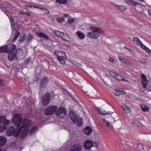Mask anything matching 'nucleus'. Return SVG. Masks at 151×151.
<instances>
[{
  "label": "nucleus",
  "mask_w": 151,
  "mask_h": 151,
  "mask_svg": "<svg viewBox=\"0 0 151 151\" xmlns=\"http://www.w3.org/2000/svg\"><path fill=\"white\" fill-rule=\"evenodd\" d=\"M31 121L28 119H24L22 126L20 125L18 129V132L17 135H19V133L21 131L22 129H24L23 132L21 134V137L22 138H23L24 137L27 136V134L28 132V128L31 126Z\"/></svg>",
  "instance_id": "obj_1"
},
{
  "label": "nucleus",
  "mask_w": 151,
  "mask_h": 151,
  "mask_svg": "<svg viewBox=\"0 0 151 151\" xmlns=\"http://www.w3.org/2000/svg\"><path fill=\"white\" fill-rule=\"evenodd\" d=\"M89 29L92 31L91 32H88L87 36L90 38L96 39L99 36V33H103L104 31L99 28L93 27H90Z\"/></svg>",
  "instance_id": "obj_2"
},
{
  "label": "nucleus",
  "mask_w": 151,
  "mask_h": 151,
  "mask_svg": "<svg viewBox=\"0 0 151 151\" xmlns=\"http://www.w3.org/2000/svg\"><path fill=\"white\" fill-rule=\"evenodd\" d=\"M69 116L74 124L77 126H80L82 125L83 119L81 118H78L72 109L69 111Z\"/></svg>",
  "instance_id": "obj_3"
},
{
  "label": "nucleus",
  "mask_w": 151,
  "mask_h": 151,
  "mask_svg": "<svg viewBox=\"0 0 151 151\" xmlns=\"http://www.w3.org/2000/svg\"><path fill=\"white\" fill-rule=\"evenodd\" d=\"M22 117L21 115L16 114L14 116L12 121H13L14 124L17 126V128L18 129L19 127L22 122Z\"/></svg>",
  "instance_id": "obj_4"
},
{
  "label": "nucleus",
  "mask_w": 151,
  "mask_h": 151,
  "mask_svg": "<svg viewBox=\"0 0 151 151\" xmlns=\"http://www.w3.org/2000/svg\"><path fill=\"white\" fill-rule=\"evenodd\" d=\"M1 121L0 122V128L4 129L7 127L10 123V121L6 119V116H1Z\"/></svg>",
  "instance_id": "obj_5"
},
{
  "label": "nucleus",
  "mask_w": 151,
  "mask_h": 151,
  "mask_svg": "<svg viewBox=\"0 0 151 151\" xmlns=\"http://www.w3.org/2000/svg\"><path fill=\"white\" fill-rule=\"evenodd\" d=\"M57 106H48L44 110L45 114L46 115H49L52 114L56 110Z\"/></svg>",
  "instance_id": "obj_6"
},
{
  "label": "nucleus",
  "mask_w": 151,
  "mask_h": 151,
  "mask_svg": "<svg viewBox=\"0 0 151 151\" xmlns=\"http://www.w3.org/2000/svg\"><path fill=\"white\" fill-rule=\"evenodd\" d=\"M55 114L57 116L64 117L66 114V110L65 108L61 107L58 108L56 111Z\"/></svg>",
  "instance_id": "obj_7"
},
{
  "label": "nucleus",
  "mask_w": 151,
  "mask_h": 151,
  "mask_svg": "<svg viewBox=\"0 0 151 151\" xmlns=\"http://www.w3.org/2000/svg\"><path fill=\"white\" fill-rule=\"evenodd\" d=\"M50 99V94L48 93H46L44 95V98L42 100L43 104L44 106H47L49 102Z\"/></svg>",
  "instance_id": "obj_8"
},
{
  "label": "nucleus",
  "mask_w": 151,
  "mask_h": 151,
  "mask_svg": "<svg viewBox=\"0 0 151 151\" xmlns=\"http://www.w3.org/2000/svg\"><path fill=\"white\" fill-rule=\"evenodd\" d=\"M54 53L57 56L58 59L59 58H66V55L65 52L62 51H59L58 50H55V51Z\"/></svg>",
  "instance_id": "obj_9"
},
{
  "label": "nucleus",
  "mask_w": 151,
  "mask_h": 151,
  "mask_svg": "<svg viewBox=\"0 0 151 151\" xmlns=\"http://www.w3.org/2000/svg\"><path fill=\"white\" fill-rule=\"evenodd\" d=\"M94 146L97 147L96 144L94 143V145L92 141L89 140H86L84 144V147L86 149L90 150L91 147Z\"/></svg>",
  "instance_id": "obj_10"
},
{
  "label": "nucleus",
  "mask_w": 151,
  "mask_h": 151,
  "mask_svg": "<svg viewBox=\"0 0 151 151\" xmlns=\"http://www.w3.org/2000/svg\"><path fill=\"white\" fill-rule=\"evenodd\" d=\"M110 74H111L113 76L115 77L118 80L128 82V81L127 80L120 75L116 74L112 71L111 72Z\"/></svg>",
  "instance_id": "obj_11"
},
{
  "label": "nucleus",
  "mask_w": 151,
  "mask_h": 151,
  "mask_svg": "<svg viewBox=\"0 0 151 151\" xmlns=\"http://www.w3.org/2000/svg\"><path fill=\"white\" fill-rule=\"evenodd\" d=\"M142 83L143 87L145 88L147 86L148 82L146 77L144 74H142L141 75Z\"/></svg>",
  "instance_id": "obj_12"
},
{
  "label": "nucleus",
  "mask_w": 151,
  "mask_h": 151,
  "mask_svg": "<svg viewBox=\"0 0 151 151\" xmlns=\"http://www.w3.org/2000/svg\"><path fill=\"white\" fill-rule=\"evenodd\" d=\"M9 47L8 49V52L7 53L11 52H16V46L13 44H10L9 45Z\"/></svg>",
  "instance_id": "obj_13"
},
{
  "label": "nucleus",
  "mask_w": 151,
  "mask_h": 151,
  "mask_svg": "<svg viewBox=\"0 0 151 151\" xmlns=\"http://www.w3.org/2000/svg\"><path fill=\"white\" fill-rule=\"evenodd\" d=\"M60 38L63 40L67 42H70L71 41V38L67 34L62 32Z\"/></svg>",
  "instance_id": "obj_14"
},
{
  "label": "nucleus",
  "mask_w": 151,
  "mask_h": 151,
  "mask_svg": "<svg viewBox=\"0 0 151 151\" xmlns=\"http://www.w3.org/2000/svg\"><path fill=\"white\" fill-rule=\"evenodd\" d=\"M82 147V146L80 144L75 145L71 148L70 151H80Z\"/></svg>",
  "instance_id": "obj_15"
},
{
  "label": "nucleus",
  "mask_w": 151,
  "mask_h": 151,
  "mask_svg": "<svg viewBox=\"0 0 151 151\" xmlns=\"http://www.w3.org/2000/svg\"><path fill=\"white\" fill-rule=\"evenodd\" d=\"M115 94L116 96L124 95L126 93L122 88L115 89Z\"/></svg>",
  "instance_id": "obj_16"
},
{
  "label": "nucleus",
  "mask_w": 151,
  "mask_h": 151,
  "mask_svg": "<svg viewBox=\"0 0 151 151\" xmlns=\"http://www.w3.org/2000/svg\"><path fill=\"white\" fill-rule=\"evenodd\" d=\"M134 43L138 45L141 46L142 48V45H144L142 44L139 39L137 37H135L133 38Z\"/></svg>",
  "instance_id": "obj_17"
},
{
  "label": "nucleus",
  "mask_w": 151,
  "mask_h": 151,
  "mask_svg": "<svg viewBox=\"0 0 151 151\" xmlns=\"http://www.w3.org/2000/svg\"><path fill=\"white\" fill-rule=\"evenodd\" d=\"M96 109L97 112L103 115H108L110 114V111H108L106 112L105 111H101V109L100 108H96Z\"/></svg>",
  "instance_id": "obj_18"
},
{
  "label": "nucleus",
  "mask_w": 151,
  "mask_h": 151,
  "mask_svg": "<svg viewBox=\"0 0 151 151\" xmlns=\"http://www.w3.org/2000/svg\"><path fill=\"white\" fill-rule=\"evenodd\" d=\"M85 133L87 135L90 134L92 131V129L89 127H86L84 129Z\"/></svg>",
  "instance_id": "obj_19"
},
{
  "label": "nucleus",
  "mask_w": 151,
  "mask_h": 151,
  "mask_svg": "<svg viewBox=\"0 0 151 151\" xmlns=\"http://www.w3.org/2000/svg\"><path fill=\"white\" fill-rule=\"evenodd\" d=\"M121 107L124 111L126 113H129L131 111L130 108L124 104L122 105Z\"/></svg>",
  "instance_id": "obj_20"
},
{
  "label": "nucleus",
  "mask_w": 151,
  "mask_h": 151,
  "mask_svg": "<svg viewBox=\"0 0 151 151\" xmlns=\"http://www.w3.org/2000/svg\"><path fill=\"white\" fill-rule=\"evenodd\" d=\"M16 52H11L8 53V59L9 61H12L15 58L16 56Z\"/></svg>",
  "instance_id": "obj_21"
},
{
  "label": "nucleus",
  "mask_w": 151,
  "mask_h": 151,
  "mask_svg": "<svg viewBox=\"0 0 151 151\" xmlns=\"http://www.w3.org/2000/svg\"><path fill=\"white\" fill-rule=\"evenodd\" d=\"M15 130L14 128L12 127H10L8 128L7 134L8 135H11L15 133Z\"/></svg>",
  "instance_id": "obj_22"
},
{
  "label": "nucleus",
  "mask_w": 151,
  "mask_h": 151,
  "mask_svg": "<svg viewBox=\"0 0 151 151\" xmlns=\"http://www.w3.org/2000/svg\"><path fill=\"white\" fill-rule=\"evenodd\" d=\"M36 35L38 37L44 38L46 39H48V38L47 35L42 32H37L36 33Z\"/></svg>",
  "instance_id": "obj_23"
},
{
  "label": "nucleus",
  "mask_w": 151,
  "mask_h": 151,
  "mask_svg": "<svg viewBox=\"0 0 151 151\" xmlns=\"http://www.w3.org/2000/svg\"><path fill=\"white\" fill-rule=\"evenodd\" d=\"M6 139L5 137L1 136L0 137V147L3 146L6 141Z\"/></svg>",
  "instance_id": "obj_24"
},
{
  "label": "nucleus",
  "mask_w": 151,
  "mask_h": 151,
  "mask_svg": "<svg viewBox=\"0 0 151 151\" xmlns=\"http://www.w3.org/2000/svg\"><path fill=\"white\" fill-rule=\"evenodd\" d=\"M8 47L7 45L3 46L0 48V53L6 52H8Z\"/></svg>",
  "instance_id": "obj_25"
},
{
  "label": "nucleus",
  "mask_w": 151,
  "mask_h": 151,
  "mask_svg": "<svg viewBox=\"0 0 151 151\" xmlns=\"http://www.w3.org/2000/svg\"><path fill=\"white\" fill-rule=\"evenodd\" d=\"M48 82V80L46 78H44L41 81V86L43 87H45L47 85Z\"/></svg>",
  "instance_id": "obj_26"
},
{
  "label": "nucleus",
  "mask_w": 151,
  "mask_h": 151,
  "mask_svg": "<svg viewBox=\"0 0 151 151\" xmlns=\"http://www.w3.org/2000/svg\"><path fill=\"white\" fill-rule=\"evenodd\" d=\"M76 34L80 39H83L84 38V35L81 32L78 31L76 32Z\"/></svg>",
  "instance_id": "obj_27"
},
{
  "label": "nucleus",
  "mask_w": 151,
  "mask_h": 151,
  "mask_svg": "<svg viewBox=\"0 0 151 151\" xmlns=\"http://www.w3.org/2000/svg\"><path fill=\"white\" fill-rule=\"evenodd\" d=\"M141 107L143 111L147 112L149 110V108L145 105H142L141 106Z\"/></svg>",
  "instance_id": "obj_28"
},
{
  "label": "nucleus",
  "mask_w": 151,
  "mask_h": 151,
  "mask_svg": "<svg viewBox=\"0 0 151 151\" xmlns=\"http://www.w3.org/2000/svg\"><path fill=\"white\" fill-rule=\"evenodd\" d=\"M20 33L18 31H16L14 35V37L12 40L13 42H14L18 38L20 35Z\"/></svg>",
  "instance_id": "obj_29"
},
{
  "label": "nucleus",
  "mask_w": 151,
  "mask_h": 151,
  "mask_svg": "<svg viewBox=\"0 0 151 151\" xmlns=\"http://www.w3.org/2000/svg\"><path fill=\"white\" fill-rule=\"evenodd\" d=\"M25 39V35L24 34H21L19 37V41L20 43L22 42Z\"/></svg>",
  "instance_id": "obj_30"
},
{
  "label": "nucleus",
  "mask_w": 151,
  "mask_h": 151,
  "mask_svg": "<svg viewBox=\"0 0 151 151\" xmlns=\"http://www.w3.org/2000/svg\"><path fill=\"white\" fill-rule=\"evenodd\" d=\"M122 143L123 145H126L129 147H131L132 145L131 142H127L126 141H123L122 142Z\"/></svg>",
  "instance_id": "obj_31"
},
{
  "label": "nucleus",
  "mask_w": 151,
  "mask_h": 151,
  "mask_svg": "<svg viewBox=\"0 0 151 151\" xmlns=\"http://www.w3.org/2000/svg\"><path fill=\"white\" fill-rule=\"evenodd\" d=\"M62 32H61L58 31L56 30L54 31V33L55 36L60 38Z\"/></svg>",
  "instance_id": "obj_32"
},
{
  "label": "nucleus",
  "mask_w": 151,
  "mask_h": 151,
  "mask_svg": "<svg viewBox=\"0 0 151 151\" xmlns=\"http://www.w3.org/2000/svg\"><path fill=\"white\" fill-rule=\"evenodd\" d=\"M33 38V37L32 35L29 33L28 34L27 37V41L28 42H30Z\"/></svg>",
  "instance_id": "obj_33"
},
{
  "label": "nucleus",
  "mask_w": 151,
  "mask_h": 151,
  "mask_svg": "<svg viewBox=\"0 0 151 151\" xmlns=\"http://www.w3.org/2000/svg\"><path fill=\"white\" fill-rule=\"evenodd\" d=\"M55 2L60 4H65L67 2L66 0H56Z\"/></svg>",
  "instance_id": "obj_34"
},
{
  "label": "nucleus",
  "mask_w": 151,
  "mask_h": 151,
  "mask_svg": "<svg viewBox=\"0 0 151 151\" xmlns=\"http://www.w3.org/2000/svg\"><path fill=\"white\" fill-rule=\"evenodd\" d=\"M142 48L147 53L151 54V50H150L148 48L145 46V45H142Z\"/></svg>",
  "instance_id": "obj_35"
},
{
  "label": "nucleus",
  "mask_w": 151,
  "mask_h": 151,
  "mask_svg": "<svg viewBox=\"0 0 151 151\" xmlns=\"http://www.w3.org/2000/svg\"><path fill=\"white\" fill-rule=\"evenodd\" d=\"M115 6L117 7L120 11H123L126 9V7L123 6H119L117 5H115Z\"/></svg>",
  "instance_id": "obj_36"
},
{
  "label": "nucleus",
  "mask_w": 151,
  "mask_h": 151,
  "mask_svg": "<svg viewBox=\"0 0 151 151\" xmlns=\"http://www.w3.org/2000/svg\"><path fill=\"white\" fill-rule=\"evenodd\" d=\"M37 130V128L36 127H33L30 132V135L34 134Z\"/></svg>",
  "instance_id": "obj_37"
},
{
  "label": "nucleus",
  "mask_w": 151,
  "mask_h": 151,
  "mask_svg": "<svg viewBox=\"0 0 151 151\" xmlns=\"http://www.w3.org/2000/svg\"><path fill=\"white\" fill-rule=\"evenodd\" d=\"M118 58L123 63H125L127 62L125 58H123L120 56H118Z\"/></svg>",
  "instance_id": "obj_38"
},
{
  "label": "nucleus",
  "mask_w": 151,
  "mask_h": 151,
  "mask_svg": "<svg viewBox=\"0 0 151 151\" xmlns=\"http://www.w3.org/2000/svg\"><path fill=\"white\" fill-rule=\"evenodd\" d=\"M127 2L129 4H132L134 6H135L137 4H138L137 3H135L133 1L127 0Z\"/></svg>",
  "instance_id": "obj_39"
},
{
  "label": "nucleus",
  "mask_w": 151,
  "mask_h": 151,
  "mask_svg": "<svg viewBox=\"0 0 151 151\" xmlns=\"http://www.w3.org/2000/svg\"><path fill=\"white\" fill-rule=\"evenodd\" d=\"M138 149L140 150H142L143 149V145L139 143L137 145Z\"/></svg>",
  "instance_id": "obj_40"
},
{
  "label": "nucleus",
  "mask_w": 151,
  "mask_h": 151,
  "mask_svg": "<svg viewBox=\"0 0 151 151\" xmlns=\"http://www.w3.org/2000/svg\"><path fill=\"white\" fill-rule=\"evenodd\" d=\"M75 20V19L73 18L70 17L68 19V23L71 24Z\"/></svg>",
  "instance_id": "obj_41"
},
{
  "label": "nucleus",
  "mask_w": 151,
  "mask_h": 151,
  "mask_svg": "<svg viewBox=\"0 0 151 151\" xmlns=\"http://www.w3.org/2000/svg\"><path fill=\"white\" fill-rule=\"evenodd\" d=\"M64 17H61L60 18L57 19V21L59 22H61L64 21Z\"/></svg>",
  "instance_id": "obj_42"
},
{
  "label": "nucleus",
  "mask_w": 151,
  "mask_h": 151,
  "mask_svg": "<svg viewBox=\"0 0 151 151\" xmlns=\"http://www.w3.org/2000/svg\"><path fill=\"white\" fill-rule=\"evenodd\" d=\"M65 58H59L58 59L60 63L62 64H63L65 63V61L64 60Z\"/></svg>",
  "instance_id": "obj_43"
},
{
  "label": "nucleus",
  "mask_w": 151,
  "mask_h": 151,
  "mask_svg": "<svg viewBox=\"0 0 151 151\" xmlns=\"http://www.w3.org/2000/svg\"><path fill=\"white\" fill-rule=\"evenodd\" d=\"M9 18L10 20L11 24L14 25V23L13 19L12 18V17H9Z\"/></svg>",
  "instance_id": "obj_44"
},
{
  "label": "nucleus",
  "mask_w": 151,
  "mask_h": 151,
  "mask_svg": "<svg viewBox=\"0 0 151 151\" xmlns=\"http://www.w3.org/2000/svg\"><path fill=\"white\" fill-rule=\"evenodd\" d=\"M30 59L29 58H28L25 61L24 63L25 64H27L30 62Z\"/></svg>",
  "instance_id": "obj_45"
},
{
  "label": "nucleus",
  "mask_w": 151,
  "mask_h": 151,
  "mask_svg": "<svg viewBox=\"0 0 151 151\" xmlns=\"http://www.w3.org/2000/svg\"><path fill=\"white\" fill-rule=\"evenodd\" d=\"M4 85V83L1 80H0V86H2Z\"/></svg>",
  "instance_id": "obj_46"
},
{
  "label": "nucleus",
  "mask_w": 151,
  "mask_h": 151,
  "mask_svg": "<svg viewBox=\"0 0 151 151\" xmlns=\"http://www.w3.org/2000/svg\"><path fill=\"white\" fill-rule=\"evenodd\" d=\"M44 10L45 11V13L46 14H48L50 13V12L48 10L45 8Z\"/></svg>",
  "instance_id": "obj_47"
},
{
  "label": "nucleus",
  "mask_w": 151,
  "mask_h": 151,
  "mask_svg": "<svg viewBox=\"0 0 151 151\" xmlns=\"http://www.w3.org/2000/svg\"><path fill=\"white\" fill-rule=\"evenodd\" d=\"M39 70V71L38 72V73H40L41 72V70L40 68L39 67H37V69H36L35 71L36 72L38 71L37 70Z\"/></svg>",
  "instance_id": "obj_48"
},
{
  "label": "nucleus",
  "mask_w": 151,
  "mask_h": 151,
  "mask_svg": "<svg viewBox=\"0 0 151 151\" xmlns=\"http://www.w3.org/2000/svg\"><path fill=\"white\" fill-rule=\"evenodd\" d=\"M24 15H26L27 16H30L28 12H25L24 13Z\"/></svg>",
  "instance_id": "obj_49"
},
{
  "label": "nucleus",
  "mask_w": 151,
  "mask_h": 151,
  "mask_svg": "<svg viewBox=\"0 0 151 151\" xmlns=\"http://www.w3.org/2000/svg\"><path fill=\"white\" fill-rule=\"evenodd\" d=\"M109 60L111 62H113L114 59L112 58H110Z\"/></svg>",
  "instance_id": "obj_50"
},
{
  "label": "nucleus",
  "mask_w": 151,
  "mask_h": 151,
  "mask_svg": "<svg viewBox=\"0 0 151 151\" xmlns=\"http://www.w3.org/2000/svg\"><path fill=\"white\" fill-rule=\"evenodd\" d=\"M63 16H64V17H68V14H66V13L65 14H64Z\"/></svg>",
  "instance_id": "obj_51"
},
{
  "label": "nucleus",
  "mask_w": 151,
  "mask_h": 151,
  "mask_svg": "<svg viewBox=\"0 0 151 151\" xmlns=\"http://www.w3.org/2000/svg\"><path fill=\"white\" fill-rule=\"evenodd\" d=\"M106 125L107 126L109 127V121H107V122L106 123Z\"/></svg>",
  "instance_id": "obj_52"
},
{
  "label": "nucleus",
  "mask_w": 151,
  "mask_h": 151,
  "mask_svg": "<svg viewBox=\"0 0 151 151\" xmlns=\"http://www.w3.org/2000/svg\"><path fill=\"white\" fill-rule=\"evenodd\" d=\"M45 8L44 7H41V8L40 7L39 9H42V10H44Z\"/></svg>",
  "instance_id": "obj_53"
},
{
  "label": "nucleus",
  "mask_w": 151,
  "mask_h": 151,
  "mask_svg": "<svg viewBox=\"0 0 151 151\" xmlns=\"http://www.w3.org/2000/svg\"><path fill=\"white\" fill-rule=\"evenodd\" d=\"M148 14H149L150 15H151V11L149 10L148 11Z\"/></svg>",
  "instance_id": "obj_54"
},
{
  "label": "nucleus",
  "mask_w": 151,
  "mask_h": 151,
  "mask_svg": "<svg viewBox=\"0 0 151 151\" xmlns=\"http://www.w3.org/2000/svg\"><path fill=\"white\" fill-rule=\"evenodd\" d=\"M32 6L33 7H34V8H38V9L40 8V7L39 6H34V5H33Z\"/></svg>",
  "instance_id": "obj_55"
},
{
  "label": "nucleus",
  "mask_w": 151,
  "mask_h": 151,
  "mask_svg": "<svg viewBox=\"0 0 151 151\" xmlns=\"http://www.w3.org/2000/svg\"><path fill=\"white\" fill-rule=\"evenodd\" d=\"M103 122H105V123H106L107 122V121L105 119H103Z\"/></svg>",
  "instance_id": "obj_56"
},
{
  "label": "nucleus",
  "mask_w": 151,
  "mask_h": 151,
  "mask_svg": "<svg viewBox=\"0 0 151 151\" xmlns=\"http://www.w3.org/2000/svg\"><path fill=\"white\" fill-rule=\"evenodd\" d=\"M4 12L5 13L7 16H8V13H7V12H5L4 11Z\"/></svg>",
  "instance_id": "obj_57"
},
{
  "label": "nucleus",
  "mask_w": 151,
  "mask_h": 151,
  "mask_svg": "<svg viewBox=\"0 0 151 151\" xmlns=\"http://www.w3.org/2000/svg\"><path fill=\"white\" fill-rule=\"evenodd\" d=\"M20 14H22L23 15H24V13H22V12H20Z\"/></svg>",
  "instance_id": "obj_58"
},
{
  "label": "nucleus",
  "mask_w": 151,
  "mask_h": 151,
  "mask_svg": "<svg viewBox=\"0 0 151 151\" xmlns=\"http://www.w3.org/2000/svg\"><path fill=\"white\" fill-rule=\"evenodd\" d=\"M128 50H129V51L130 52H131V51H132V50H130V49H128Z\"/></svg>",
  "instance_id": "obj_59"
},
{
  "label": "nucleus",
  "mask_w": 151,
  "mask_h": 151,
  "mask_svg": "<svg viewBox=\"0 0 151 151\" xmlns=\"http://www.w3.org/2000/svg\"><path fill=\"white\" fill-rule=\"evenodd\" d=\"M139 1H142V2H143L144 1V0H139Z\"/></svg>",
  "instance_id": "obj_60"
},
{
  "label": "nucleus",
  "mask_w": 151,
  "mask_h": 151,
  "mask_svg": "<svg viewBox=\"0 0 151 151\" xmlns=\"http://www.w3.org/2000/svg\"><path fill=\"white\" fill-rule=\"evenodd\" d=\"M67 93L71 97V96H70V94H69V93L68 92H67Z\"/></svg>",
  "instance_id": "obj_61"
},
{
  "label": "nucleus",
  "mask_w": 151,
  "mask_h": 151,
  "mask_svg": "<svg viewBox=\"0 0 151 151\" xmlns=\"http://www.w3.org/2000/svg\"><path fill=\"white\" fill-rule=\"evenodd\" d=\"M124 48H126V49H128L127 48V47H124Z\"/></svg>",
  "instance_id": "obj_62"
},
{
  "label": "nucleus",
  "mask_w": 151,
  "mask_h": 151,
  "mask_svg": "<svg viewBox=\"0 0 151 151\" xmlns=\"http://www.w3.org/2000/svg\"><path fill=\"white\" fill-rule=\"evenodd\" d=\"M1 116H0V122L1 121Z\"/></svg>",
  "instance_id": "obj_63"
},
{
  "label": "nucleus",
  "mask_w": 151,
  "mask_h": 151,
  "mask_svg": "<svg viewBox=\"0 0 151 151\" xmlns=\"http://www.w3.org/2000/svg\"><path fill=\"white\" fill-rule=\"evenodd\" d=\"M0 151H2V150H1V149H0Z\"/></svg>",
  "instance_id": "obj_64"
}]
</instances>
